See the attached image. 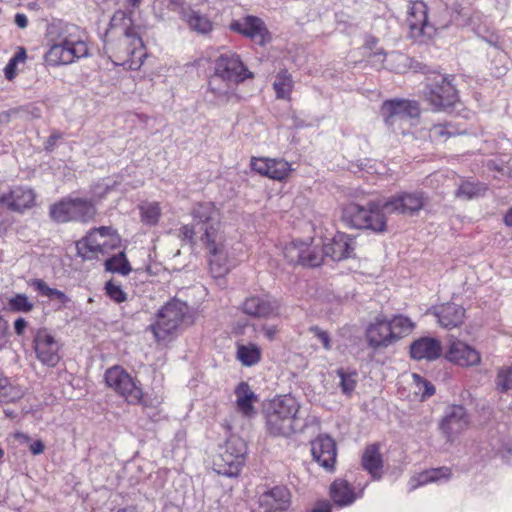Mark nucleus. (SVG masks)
Here are the masks:
<instances>
[{
	"mask_svg": "<svg viewBox=\"0 0 512 512\" xmlns=\"http://www.w3.org/2000/svg\"><path fill=\"white\" fill-rule=\"evenodd\" d=\"M132 12L117 10L102 36L103 49L116 65L139 68L146 56L144 43Z\"/></svg>",
	"mask_w": 512,
	"mask_h": 512,
	"instance_id": "obj_1",
	"label": "nucleus"
},
{
	"mask_svg": "<svg viewBox=\"0 0 512 512\" xmlns=\"http://www.w3.org/2000/svg\"><path fill=\"white\" fill-rule=\"evenodd\" d=\"M300 405L291 395L277 396L264 409L267 432L274 437L290 436L298 430Z\"/></svg>",
	"mask_w": 512,
	"mask_h": 512,
	"instance_id": "obj_2",
	"label": "nucleus"
},
{
	"mask_svg": "<svg viewBox=\"0 0 512 512\" xmlns=\"http://www.w3.org/2000/svg\"><path fill=\"white\" fill-rule=\"evenodd\" d=\"M385 199L369 200L366 205L349 203L342 210V221L350 228L370 230L373 233L387 231Z\"/></svg>",
	"mask_w": 512,
	"mask_h": 512,
	"instance_id": "obj_3",
	"label": "nucleus"
},
{
	"mask_svg": "<svg viewBox=\"0 0 512 512\" xmlns=\"http://www.w3.org/2000/svg\"><path fill=\"white\" fill-rule=\"evenodd\" d=\"M189 306L179 299L167 302L156 314V321L148 326L155 340L160 343L167 340L183 324H192Z\"/></svg>",
	"mask_w": 512,
	"mask_h": 512,
	"instance_id": "obj_4",
	"label": "nucleus"
},
{
	"mask_svg": "<svg viewBox=\"0 0 512 512\" xmlns=\"http://www.w3.org/2000/svg\"><path fill=\"white\" fill-rule=\"evenodd\" d=\"M75 25L65 27V35L54 43L45 54V61L50 66L68 65L75 60L87 57L89 50L86 42L79 35Z\"/></svg>",
	"mask_w": 512,
	"mask_h": 512,
	"instance_id": "obj_5",
	"label": "nucleus"
},
{
	"mask_svg": "<svg viewBox=\"0 0 512 512\" xmlns=\"http://www.w3.org/2000/svg\"><path fill=\"white\" fill-rule=\"evenodd\" d=\"M97 208L92 199L64 197L49 207V216L58 224L76 222L88 224L95 220Z\"/></svg>",
	"mask_w": 512,
	"mask_h": 512,
	"instance_id": "obj_6",
	"label": "nucleus"
},
{
	"mask_svg": "<svg viewBox=\"0 0 512 512\" xmlns=\"http://www.w3.org/2000/svg\"><path fill=\"white\" fill-rule=\"evenodd\" d=\"M104 378L107 386L123 397L128 404L149 406L148 401L144 399L140 382L121 366L115 365L107 369Z\"/></svg>",
	"mask_w": 512,
	"mask_h": 512,
	"instance_id": "obj_7",
	"label": "nucleus"
},
{
	"mask_svg": "<svg viewBox=\"0 0 512 512\" xmlns=\"http://www.w3.org/2000/svg\"><path fill=\"white\" fill-rule=\"evenodd\" d=\"M380 112L389 129L394 133L404 134V123L420 115V105L414 100H386L383 102Z\"/></svg>",
	"mask_w": 512,
	"mask_h": 512,
	"instance_id": "obj_8",
	"label": "nucleus"
},
{
	"mask_svg": "<svg viewBox=\"0 0 512 512\" xmlns=\"http://www.w3.org/2000/svg\"><path fill=\"white\" fill-rule=\"evenodd\" d=\"M453 80L452 75L434 74L430 82L425 85L424 97L434 110H445L458 101V91Z\"/></svg>",
	"mask_w": 512,
	"mask_h": 512,
	"instance_id": "obj_9",
	"label": "nucleus"
},
{
	"mask_svg": "<svg viewBox=\"0 0 512 512\" xmlns=\"http://www.w3.org/2000/svg\"><path fill=\"white\" fill-rule=\"evenodd\" d=\"M193 222L199 232L200 241L222 236L220 231V211L213 202H199L191 210Z\"/></svg>",
	"mask_w": 512,
	"mask_h": 512,
	"instance_id": "obj_10",
	"label": "nucleus"
},
{
	"mask_svg": "<svg viewBox=\"0 0 512 512\" xmlns=\"http://www.w3.org/2000/svg\"><path fill=\"white\" fill-rule=\"evenodd\" d=\"M214 73L233 85H238L246 79L254 77L253 73L245 66L240 56L233 51L221 53L215 60Z\"/></svg>",
	"mask_w": 512,
	"mask_h": 512,
	"instance_id": "obj_11",
	"label": "nucleus"
},
{
	"mask_svg": "<svg viewBox=\"0 0 512 512\" xmlns=\"http://www.w3.org/2000/svg\"><path fill=\"white\" fill-rule=\"evenodd\" d=\"M428 201V195L422 190L401 191L385 199V206L390 213L415 216L426 206Z\"/></svg>",
	"mask_w": 512,
	"mask_h": 512,
	"instance_id": "obj_12",
	"label": "nucleus"
},
{
	"mask_svg": "<svg viewBox=\"0 0 512 512\" xmlns=\"http://www.w3.org/2000/svg\"><path fill=\"white\" fill-rule=\"evenodd\" d=\"M285 258L292 264H299L305 267H318L322 264L325 253L323 247L295 241L284 249Z\"/></svg>",
	"mask_w": 512,
	"mask_h": 512,
	"instance_id": "obj_13",
	"label": "nucleus"
},
{
	"mask_svg": "<svg viewBox=\"0 0 512 512\" xmlns=\"http://www.w3.org/2000/svg\"><path fill=\"white\" fill-rule=\"evenodd\" d=\"M113 232L111 227L101 226L93 228L85 238L77 244L78 254L83 259L96 258L98 254H106L108 248H113L115 244H108L106 237Z\"/></svg>",
	"mask_w": 512,
	"mask_h": 512,
	"instance_id": "obj_14",
	"label": "nucleus"
},
{
	"mask_svg": "<svg viewBox=\"0 0 512 512\" xmlns=\"http://www.w3.org/2000/svg\"><path fill=\"white\" fill-rule=\"evenodd\" d=\"M470 418L467 410L462 405H451L445 410L440 422V430L447 441L453 442L469 426Z\"/></svg>",
	"mask_w": 512,
	"mask_h": 512,
	"instance_id": "obj_15",
	"label": "nucleus"
},
{
	"mask_svg": "<svg viewBox=\"0 0 512 512\" xmlns=\"http://www.w3.org/2000/svg\"><path fill=\"white\" fill-rule=\"evenodd\" d=\"M37 359L48 367H55L60 359V343L47 329H39L33 339Z\"/></svg>",
	"mask_w": 512,
	"mask_h": 512,
	"instance_id": "obj_16",
	"label": "nucleus"
},
{
	"mask_svg": "<svg viewBox=\"0 0 512 512\" xmlns=\"http://www.w3.org/2000/svg\"><path fill=\"white\" fill-rule=\"evenodd\" d=\"M208 252V263L211 275L214 278H222L230 271L228 253L224 245V237L202 241Z\"/></svg>",
	"mask_w": 512,
	"mask_h": 512,
	"instance_id": "obj_17",
	"label": "nucleus"
},
{
	"mask_svg": "<svg viewBox=\"0 0 512 512\" xmlns=\"http://www.w3.org/2000/svg\"><path fill=\"white\" fill-rule=\"evenodd\" d=\"M230 29L250 38L260 46H265L271 40L264 22L256 16H247L243 20H235L230 24Z\"/></svg>",
	"mask_w": 512,
	"mask_h": 512,
	"instance_id": "obj_18",
	"label": "nucleus"
},
{
	"mask_svg": "<svg viewBox=\"0 0 512 512\" xmlns=\"http://www.w3.org/2000/svg\"><path fill=\"white\" fill-rule=\"evenodd\" d=\"M0 205L9 211L22 214L35 205V194L32 189L14 186L0 195Z\"/></svg>",
	"mask_w": 512,
	"mask_h": 512,
	"instance_id": "obj_19",
	"label": "nucleus"
},
{
	"mask_svg": "<svg viewBox=\"0 0 512 512\" xmlns=\"http://www.w3.org/2000/svg\"><path fill=\"white\" fill-rule=\"evenodd\" d=\"M311 452L313 459L325 470L333 471L336 457L337 448L336 443L329 435H319L311 442Z\"/></svg>",
	"mask_w": 512,
	"mask_h": 512,
	"instance_id": "obj_20",
	"label": "nucleus"
},
{
	"mask_svg": "<svg viewBox=\"0 0 512 512\" xmlns=\"http://www.w3.org/2000/svg\"><path fill=\"white\" fill-rule=\"evenodd\" d=\"M366 339L369 347L377 350L395 343L396 335L391 331L389 320L384 316H377L366 329Z\"/></svg>",
	"mask_w": 512,
	"mask_h": 512,
	"instance_id": "obj_21",
	"label": "nucleus"
},
{
	"mask_svg": "<svg viewBox=\"0 0 512 512\" xmlns=\"http://www.w3.org/2000/svg\"><path fill=\"white\" fill-rule=\"evenodd\" d=\"M407 24L412 36L430 35V19L428 7L421 0H409L407 8Z\"/></svg>",
	"mask_w": 512,
	"mask_h": 512,
	"instance_id": "obj_22",
	"label": "nucleus"
},
{
	"mask_svg": "<svg viewBox=\"0 0 512 512\" xmlns=\"http://www.w3.org/2000/svg\"><path fill=\"white\" fill-rule=\"evenodd\" d=\"M445 357L448 361L462 367L476 366L481 362L480 352L460 340L451 342Z\"/></svg>",
	"mask_w": 512,
	"mask_h": 512,
	"instance_id": "obj_23",
	"label": "nucleus"
},
{
	"mask_svg": "<svg viewBox=\"0 0 512 512\" xmlns=\"http://www.w3.org/2000/svg\"><path fill=\"white\" fill-rule=\"evenodd\" d=\"M291 493L286 486L280 485L262 493L259 506L264 512L285 511L290 507Z\"/></svg>",
	"mask_w": 512,
	"mask_h": 512,
	"instance_id": "obj_24",
	"label": "nucleus"
},
{
	"mask_svg": "<svg viewBox=\"0 0 512 512\" xmlns=\"http://www.w3.org/2000/svg\"><path fill=\"white\" fill-rule=\"evenodd\" d=\"M242 312L255 318H269L279 314L277 301L267 296H250L241 306Z\"/></svg>",
	"mask_w": 512,
	"mask_h": 512,
	"instance_id": "obj_25",
	"label": "nucleus"
},
{
	"mask_svg": "<svg viewBox=\"0 0 512 512\" xmlns=\"http://www.w3.org/2000/svg\"><path fill=\"white\" fill-rule=\"evenodd\" d=\"M355 246L354 237L338 232L323 248L326 257H330L333 261H342L354 256Z\"/></svg>",
	"mask_w": 512,
	"mask_h": 512,
	"instance_id": "obj_26",
	"label": "nucleus"
},
{
	"mask_svg": "<svg viewBox=\"0 0 512 512\" xmlns=\"http://www.w3.org/2000/svg\"><path fill=\"white\" fill-rule=\"evenodd\" d=\"M442 354V346L438 339L421 337L410 345V356L415 360L433 361Z\"/></svg>",
	"mask_w": 512,
	"mask_h": 512,
	"instance_id": "obj_27",
	"label": "nucleus"
},
{
	"mask_svg": "<svg viewBox=\"0 0 512 512\" xmlns=\"http://www.w3.org/2000/svg\"><path fill=\"white\" fill-rule=\"evenodd\" d=\"M435 316L442 327L452 329L463 323L465 309L455 303H445L435 309Z\"/></svg>",
	"mask_w": 512,
	"mask_h": 512,
	"instance_id": "obj_28",
	"label": "nucleus"
},
{
	"mask_svg": "<svg viewBox=\"0 0 512 512\" xmlns=\"http://www.w3.org/2000/svg\"><path fill=\"white\" fill-rule=\"evenodd\" d=\"M459 15V5L450 8L446 4H439L430 19L429 31L432 33L447 29L458 19Z\"/></svg>",
	"mask_w": 512,
	"mask_h": 512,
	"instance_id": "obj_29",
	"label": "nucleus"
},
{
	"mask_svg": "<svg viewBox=\"0 0 512 512\" xmlns=\"http://www.w3.org/2000/svg\"><path fill=\"white\" fill-rule=\"evenodd\" d=\"M236 405L245 417H254L257 413L254 403L258 402V395L252 391L249 384L240 382L235 389Z\"/></svg>",
	"mask_w": 512,
	"mask_h": 512,
	"instance_id": "obj_30",
	"label": "nucleus"
},
{
	"mask_svg": "<svg viewBox=\"0 0 512 512\" xmlns=\"http://www.w3.org/2000/svg\"><path fill=\"white\" fill-rule=\"evenodd\" d=\"M243 464L244 461L220 449L219 454L213 461V470L219 475L236 477L239 475Z\"/></svg>",
	"mask_w": 512,
	"mask_h": 512,
	"instance_id": "obj_31",
	"label": "nucleus"
},
{
	"mask_svg": "<svg viewBox=\"0 0 512 512\" xmlns=\"http://www.w3.org/2000/svg\"><path fill=\"white\" fill-rule=\"evenodd\" d=\"M330 497L339 507L349 506L356 500L354 489L343 479H337L331 484Z\"/></svg>",
	"mask_w": 512,
	"mask_h": 512,
	"instance_id": "obj_32",
	"label": "nucleus"
},
{
	"mask_svg": "<svg viewBox=\"0 0 512 512\" xmlns=\"http://www.w3.org/2000/svg\"><path fill=\"white\" fill-rule=\"evenodd\" d=\"M29 284L41 296H45L49 300H57L59 302L57 310H61L67 307L68 304L71 302V299L68 295H66L63 291H60L56 288L49 287L48 284L43 279H32Z\"/></svg>",
	"mask_w": 512,
	"mask_h": 512,
	"instance_id": "obj_33",
	"label": "nucleus"
},
{
	"mask_svg": "<svg viewBox=\"0 0 512 512\" xmlns=\"http://www.w3.org/2000/svg\"><path fill=\"white\" fill-rule=\"evenodd\" d=\"M183 19L188 24L189 28L202 35H207L213 30L212 21L199 11L188 10L183 12Z\"/></svg>",
	"mask_w": 512,
	"mask_h": 512,
	"instance_id": "obj_34",
	"label": "nucleus"
},
{
	"mask_svg": "<svg viewBox=\"0 0 512 512\" xmlns=\"http://www.w3.org/2000/svg\"><path fill=\"white\" fill-rule=\"evenodd\" d=\"M362 466L373 477H380V471L383 467L382 456L379 452L378 444H371L365 448L362 456Z\"/></svg>",
	"mask_w": 512,
	"mask_h": 512,
	"instance_id": "obj_35",
	"label": "nucleus"
},
{
	"mask_svg": "<svg viewBox=\"0 0 512 512\" xmlns=\"http://www.w3.org/2000/svg\"><path fill=\"white\" fill-rule=\"evenodd\" d=\"M233 83L224 80L217 74H213L208 80V91L214 95L218 101L227 102L233 96Z\"/></svg>",
	"mask_w": 512,
	"mask_h": 512,
	"instance_id": "obj_36",
	"label": "nucleus"
},
{
	"mask_svg": "<svg viewBox=\"0 0 512 512\" xmlns=\"http://www.w3.org/2000/svg\"><path fill=\"white\" fill-rule=\"evenodd\" d=\"M273 88L277 99L290 100L294 88L292 75L288 70H280L275 76Z\"/></svg>",
	"mask_w": 512,
	"mask_h": 512,
	"instance_id": "obj_37",
	"label": "nucleus"
},
{
	"mask_svg": "<svg viewBox=\"0 0 512 512\" xmlns=\"http://www.w3.org/2000/svg\"><path fill=\"white\" fill-rule=\"evenodd\" d=\"M452 475L451 469L448 467H439L426 470L415 477V484L411 485V489L423 486L428 483L438 482L441 480H448Z\"/></svg>",
	"mask_w": 512,
	"mask_h": 512,
	"instance_id": "obj_38",
	"label": "nucleus"
},
{
	"mask_svg": "<svg viewBox=\"0 0 512 512\" xmlns=\"http://www.w3.org/2000/svg\"><path fill=\"white\" fill-rule=\"evenodd\" d=\"M237 359L246 367L256 365L261 360V349L256 344L239 345L237 347Z\"/></svg>",
	"mask_w": 512,
	"mask_h": 512,
	"instance_id": "obj_39",
	"label": "nucleus"
},
{
	"mask_svg": "<svg viewBox=\"0 0 512 512\" xmlns=\"http://www.w3.org/2000/svg\"><path fill=\"white\" fill-rule=\"evenodd\" d=\"M105 269L109 272L118 273L124 276L131 272L130 263L124 252H119L118 254L106 259Z\"/></svg>",
	"mask_w": 512,
	"mask_h": 512,
	"instance_id": "obj_40",
	"label": "nucleus"
},
{
	"mask_svg": "<svg viewBox=\"0 0 512 512\" xmlns=\"http://www.w3.org/2000/svg\"><path fill=\"white\" fill-rule=\"evenodd\" d=\"M291 172L290 164L284 159H270L268 171L265 177L273 180H284Z\"/></svg>",
	"mask_w": 512,
	"mask_h": 512,
	"instance_id": "obj_41",
	"label": "nucleus"
},
{
	"mask_svg": "<svg viewBox=\"0 0 512 512\" xmlns=\"http://www.w3.org/2000/svg\"><path fill=\"white\" fill-rule=\"evenodd\" d=\"M220 449L224 450L225 452H228V454H231L242 461H245V456L247 454V445L246 442L238 436H231L225 442V444L222 447H220Z\"/></svg>",
	"mask_w": 512,
	"mask_h": 512,
	"instance_id": "obj_42",
	"label": "nucleus"
},
{
	"mask_svg": "<svg viewBox=\"0 0 512 512\" xmlns=\"http://www.w3.org/2000/svg\"><path fill=\"white\" fill-rule=\"evenodd\" d=\"M8 308L12 312L29 313L34 309V303L26 294L17 293L8 299Z\"/></svg>",
	"mask_w": 512,
	"mask_h": 512,
	"instance_id": "obj_43",
	"label": "nucleus"
},
{
	"mask_svg": "<svg viewBox=\"0 0 512 512\" xmlns=\"http://www.w3.org/2000/svg\"><path fill=\"white\" fill-rule=\"evenodd\" d=\"M487 187L482 183L463 182L456 191V196L464 199H472L483 195Z\"/></svg>",
	"mask_w": 512,
	"mask_h": 512,
	"instance_id": "obj_44",
	"label": "nucleus"
},
{
	"mask_svg": "<svg viewBox=\"0 0 512 512\" xmlns=\"http://www.w3.org/2000/svg\"><path fill=\"white\" fill-rule=\"evenodd\" d=\"M391 331L396 335V342L403 337V335L409 333L414 324L412 321L403 315L395 316L392 320H389Z\"/></svg>",
	"mask_w": 512,
	"mask_h": 512,
	"instance_id": "obj_45",
	"label": "nucleus"
},
{
	"mask_svg": "<svg viewBox=\"0 0 512 512\" xmlns=\"http://www.w3.org/2000/svg\"><path fill=\"white\" fill-rule=\"evenodd\" d=\"M336 375L340 378L339 386L342 393L348 396L351 395L357 385V372H346L343 368H338Z\"/></svg>",
	"mask_w": 512,
	"mask_h": 512,
	"instance_id": "obj_46",
	"label": "nucleus"
},
{
	"mask_svg": "<svg viewBox=\"0 0 512 512\" xmlns=\"http://www.w3.org/2000/svg\"><path fill=\"white\" fill-rule=\"evenodd\" d=\"M23 396V389L18 385L12 384L7 378V383L3 384L0 390V402H15L21 399Z\"/></svg>",
	"mask_w": 512,
	"mask_h": 512,
	"instance_id": "obj_47",
	"label": "nucleus"
},
{
	"mask_svg": "<svg viewBox=\"0 0 512 512\" xmlns=\"http://www.w3.org/2000/svg\"><path fill=\"white\" fill-rule=\"evenodd\" d=\"M140 213H141V220L143 223L154 226L158 223L160 215H161V209L159 207V204L156 202L149 203L145 206L140 207Z\"/></svg>",
	"mask_w": 512,
	"mask_h": 512,
	"instance_id": "obj_48",
	"label": "nucleus"
},
{
	"mask_svg": "<svg viewBox=\"0 0 512 512\" xmlns=\"http://www.w3.org/2000/svg\"><path fill=\"white\" fill-rule=\"evenodd\" d=\"M496 389L501 393H506L512 389V368L500 367L495 379Z\"/></svg>",
	"mask_w": 512,
	"mask_h": 512,
	"instance_id": "obj_49",
	"label": "nucleus"
},
{
	"mask_svg": "<svg viewBox=\"0 0 512 512\" xmlns=\"http://www.w3.org/2000/svg\"><path fill=\"white\" fill-rule=\"evenodd\" d=\"M449 123H438L434 124L428 132V136L432 141H445L449 137L456 135L455 130L450 129Z\"/></svg>",
	"mask_w": 512,
	"mask_h": 512,
	"instance_id": "obj_50",
	"label": "nucleus"
},
{
	"mask_svg": "<svg viewBox=\"0 0 512 512\" xmlns=\"http://www.w3.org/2000/svg\"><path fill=\"white\" fill-rule=\"evenodd\" d=\"M413 380L418 389L416 394H420L422 400L434 395L435 387L431 382L415 373L413 374Z\"/></svg>",
	"mask_w": 512,
	"mask_h": 512,
	"instance_id": "obj_51",
	"label": "nucleus"
},
{
	"mask_svg": "<svg viewBox=\"0 0 512 512\" xmlns=\"http://www.w3.org/2000/svg\"><path fill=\"white\" fill-rule=\"evenodd\" d=\"M105 291L107 296L116 303H122L127 300V294L122 287L115 284L112 280L105 284Z\"/></svg>",
	"mask_w": 512,
	"mask_h": 512,
	"instance_id": "obj_52",
	"label": "nucleus"
},
{
	"mask_svg": "<svg viewBox=\"0 0 512 512\" xmlns=\"http://www.w3.org/2000/svg\"><path fill=\"white\" fill-rule=\"evenodd\" d=\"M309 331L320 340L325 350H331V339L327 331L318 326H311Z\"/></svg>",
	"mask_w": 512,
	"mask_h": 512,
	"instance_id": "obj_53",
	"label": "nucleus"
},
{
	"mask_svg": "<svg viewBox=\"0 0 512 512\" xmlns=\"http://www.w3.org/2000/svg\"><path fill=\"white\" fill-rule=\"evenodd\" d=\"M271 158H255L251 159V169L262 176H266Z\"/></svg>",
	"mask_w": 512,
	"mask_h": 512,
	"instance_id": "obj_54",
	"label": "nucleus"
},
{
	"mask_svg": "<svg viewBox=\"0 0 512 512\" xmlns=\"http://www.w3.org/2000/svg\"><path fill=\"white\" fill-rule=\"evenodd\" d=\"M10 340L9 324L4 317L0 315V350L4 349Z\"/></svg>",
	"mask_w": 512,
	"mask_h": 512,
	"instance_id": "obj_55",
	"label": "nucleus"
},
{
	"mask_svg": "<svg viewBox=\"0 0 512 512\" xmlns=\"http://www.w3.org/2000/svg\"><path fill=\"white\" fill-rule=\"evenodd\" d=\"M195 228H197L194 225H189V224H186V225H183L180 229H179V237L183 240V241H186L190 244H195Z\"/></svg>",
	"mask_w": 512,
	"mask_h": 512,
	"instance_id": "obj_56",
	"label": "nucleus"
},
{
	"mask_svg": "<svg viewBox=\"0 0 512 512\" xmlns=\"http://www.w3.org/2000/svg\"><path fill=\"white\" fill-rule=\"evenodd\" d=\"M61 138L62 134L59 131H53L44 144V150L49 153L52 152L56 147L57 141Z\"/></svg>",
	"mask_w": 512,
	"mask_h": 512,
	"instance_id": "obj_57",
	"label": "nucleus"
},
{
	"mask_svg": "<svg viewBox=\"0 0 512 512\" xmlns=\"http://www.w3.org/2000/svg\"><path fill=\"white\" fill-rule=\"evenodd\" d=\"M16 67L17 64L10 59L4 68V75L7 80L11 81L16 77Z\"/></svg>",
	"mask_w": 512,
	"mask_h": 512,
	"instance_id": "obj_58",
	"label": "nucleus"
},
{
	"mask_svg": "<svg viewBox=\"0 0 512 512\" xmlns=\"http://www.w3.org/2000/svg\"><path fill=\"white\" fill-rule=\"evenodd\" d=\"M261 332L269 341H273L278 333V329L274 325H263Z\"/></svg>",
	"mask_w": 512,
	"mask_h": 512,
	"instance_id": "obj_59",
	"label": "nucleus"
},
{
	"mask_svg": "<svg viewBox=\"0 0 512 512\" xmlns=\"http://www.w3.org/2000/svg\"><path fill=\"white\" fill-rule=\"evenodd\" d=\"M478 33L480 34V31ZM480 35L490 45H492L496 48H501L500 39L496 33L489 32L487 35H482V34H480Z\"/></svg>",
	"mask_w": 512,
	"mask_h": 512,
	"instance_id": "obj_60",
	"label": "nucleus"
},
{
	"mask_svg": "<svg viewBox=\"0 0 512 512\" xmlns=\"http://www.w3.org/2000/svg\"><path fill=\"white\" fill-rule=\"evenodd\" d=\"M27 326H28V322L22 317H19L14 321V330L18 336H21L24 334Z\"/></svg>",
	"mask_w": 512,
	"mask_h": 512,
	"instance_id": "obj_61",
	"label": "nucleus"
},
{
	"mask_svg": "<svg viewBox=\"0 0 512 512\" xmlns=\"http://www.w3.org/2000/svg\"><path fill=\"white\" fill-rule=\"evenodd\" d=\"M310 512H331V504L327 500L317 501Z\"/></svg>",
	"mask_w": 512,
	"mask_h": 512,
	"instance_id": "obj_62",
	"label": "nucleus"
},
{
	"mask_svg": "<svg viewBox=\"0 0 512 512\" xmlns=\"http://www.w3.org/2000/svg\"><path fill=\"white\" fill-rule=\"evenodd\" d=\"M44 443L41 440H36L30 444L29 450L33 455H39L44 451Z\"/></svg>",
	"mask_w": 512,
	"mask_h": 512,
	"instance_id": "obj_63",
	"label": "nucleus"
},
{
	"mask_svg": "<svg viewBox=\"0 0 512 512\" xmlns=\"http://www.w3.org/2000/svg\"><path fill=\"white\" fill-rule=\"evenodd\" d=\"M15 24L19 27V28H26L27 25H28V19H27V16L23 13H17L15 15Z\"/></svg>",
	"mask_w": 512,
	"mask_h": 512,
	"instance_id": "obj_64",
	"label": "nucleus"
}]
</instances>
